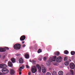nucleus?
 <instances>
[{"label": "nucleus", "instance_id": "7c9ffc66", "mask_svg": "<svg viewBox=\"0 0 75 75\" xmlns=\"http://www.w3.org/2000/svg\"><path fill=\"white\" fill-rule=\"evenodd\" d=\"M16 56H20L21 55V54H16Z\"/></svg>", "mask_w": 75, "mask_h": 75}, {"label": "nucleus", "instance_id": "20e7f679", "mask_svg": "<svg viewBox=\"0 0 75 75\" xmlns=\"http://www.w3.org/2000/svg\"><path fill=\"white\" fill-rule=\"evenodd\" d=\"M1 71L4 74H7L8 72V70L7 69L5 68L2 69Z\"/></svg>", "mask_w": 75, "mask_h": 75}, {"label": "nucleus", "instance_id": "f8f14e48", "mask_svg": "<svg viewBox=\"0 0 75 75\" xmlns=\"http://www.w3.org/2000/svg\"><path fill=\"white\" fill-rule=\"evenodd\" d=\"M6 51V49L3 48H0V52H5Z\"/></svg>", "mask_w": 75, "mask_h": 75}, {"label": "nucleus", "instance_id": "c9c22d12", "mask_svg": "<svg viewBox=\"0 0 75 75\" xmlns=\"http://www.w3.org/2000/svg\"><path fill=\"white\" fill-rule=\"evenodd\" d=\"M28 75H31V72L30 71L28 73Z\"/></svg>", "mask_w": 75, "mask_h": 75}, {"label": "nucleus", "instance_id": "1a4fd4ad", "mask_svg": "<svg viewBox=\"0 0 75 75\" xmlns=\"http://www.w3.org/2000/svg\"><path fill=\"white\" fill-rule=\"evenodd\" d=\"M25 39V36L24 35L22 36L20 38L21 41H24Z\"/></svg>", "mask_w": 75, "mask_h": 75}, {"label": "nucleus", "instance_id": "c85d7f7f", "mask_svg": "<svg viewBox=\"0 0 75 75\" xmlns=\"http://www.w3.org/2000/svg\"><path fill=\"white\" fill-rule=\"evenodd\" d=\"M5 48V50H9V48H8V47H5V48Z\"/></svg>", "mask_w": 75, "mask_h": 75}, {"label": "nucleus", "instance_id": "4c0bfd02", "mask_svg": "<svg viewBox=\"0 0 75 75\" xmlns=\"http://www.w3.org/2000/svg\"><path fill=\"white\" fill-rule=\"evenodd\" d=\"M29 61H30V62H33V60L32 61L30 59V60H29Z\"/></svg>", "mask_w": 75, "mask_h": 75}, {"label": "nucleus", "instance_id": "bb28decb", "mask_svg": "<svg viewBox=\"0 0 75 75\" xmlns=\"http://www.w3.org/2000/svg\"><path fill=\"white\" fill-rule=\"evenodd\" d=\"M67 59H68V58L67 57H65L64 58V61H67Z\"/></svg>", "mask_w": 75, "mask_h": 75}, {"label": "nucleus", "instance_id": "0eeeda50", "mask_svg": "<svg viewBox=\"0 0 75 75\" xmlns=\"http://www.w3.org/2000/svg\"><path fill=\"white\" fill-rule=\"evenodd\" d=\"M70 67L71 69H73L75 68V64L74 63H72L70 64Z\"/></svg>", "mask_w": 75, "mask_h": 75}, {"label": "nucleus", "instance_id": "ddd939ff", "mask_svg": "<svg viewBox=\"0 0 75 75\" xmlns=\"http://www.w3.org/2000/svg\"><path fill=\"white\" fill-rule=\"evenodd\" d=\"M8 64L9 67H12V66H13V64L11 62H8Z\"/></svg>", "mask_w": 75, "mask_h": 75}, {"label": "nucleus", "instance_id": "5701e85b", "mask_svg": "<svg viewBox=\"0 0 75 75\" xmlns=\"http://www.w3.org/2000/svg\"><path fill=\"white\" fill-rule=\"evenodd\" d=\"M75 54V52L74 51H72L71 52V54L72 55H74Z\"/></svg>", "mask_w": 75, "mask_h": 75}, {"label": "nucleus", "instance_id": "aec40b11", "mask_svg": "<svg viewBox=\"0 0 75 75\" xmlns=\"http://www.w3.org/2000/svg\"><path fill=\"white\" fill-rule=\"evenodd\" d=\"M54 54L56 55H59V52H56L54 53Z\"/></svg>", "mask_w": 75, "mask_h": 75}, {"label": "nucleus", "instance_id": "7ed1b4c3", "mask_svg": "<svg viewBox=\"0 0 75 75\" xmlns=\"http://www.w3.org/2000/svg\"><path fill=\"white\" fill-rule=\"evenodd\" d=\"M37 68H36V67L35 66H33L31 67V71L33 74L37 72Z\"/></svg>", "mask_w": 75, "mask_h": 75}, {"label": "nucleus", "instance_id": "f704fd0d", "mask_svg": "<svg viewBox=\"0 0 75 75\" xmlns=\"http://www.w3.org/2000/svg\"><path fill=\"white\" fill-rule=\"evenodd\" d=\"M46 59H47L46 57H44L43 58L44 60H46Z\"/></svg>", "mask_w": 75, "mask_h": 75}, {"label": "nucleus", "instance_id": "dca6fc26", "mask_svg": "<svg viewBox=\"0 0 75 75\" xmlns=\"http://www.w3.org/2000/svg\"><path fill=\"white\" fill-rule=\"evenodd\" d=\"M25 57L26 59H28V58H29V55L28 54H25Z\"/></svg>", "mask_w": 75, "mask_h": 75}, {"label": "nucleus", "instance_id": "9d476101", "mask_svg": "<svg viewBox=\"0 0 75 75\" xmlns=\"http://www.w3.org/2000/svg\"><path fill=\"white\" fill-rule=\"evenodd\" d=\"M19 61L20 64H23L24 62V60L22 58H21L19 59Z\"/></svg>", "mask_w": 75, "mask_h": 75}, {"label": "nucleus", "instance_id": "473e14b6", "mask_svg": "<svg viewBox=\"0 0 75 75\" xmlns=\"http://www.w3.org/2000/svg\"><path fill=\"white\" fill-rule=\"evenodd\" d=\"M26 67L27 68H30V67L28 66V65H26Z\"/></svg>", "mask_w": 75, "mask_h": 75}, {"label": "nucleus", "instance_id": "a211bd4d", "mask_svg": "<svg viewBox=\"0 0 75 75\" xmlns=\"http://www.w3.org/2000/svg\"><path fill=\"white\" fill-rule=\"evenodd\" d=\"M11 61L13 63H14V62H16V60L14 58H12L11 59Z\"/></svg>", "mask_w": 75, "mask_h": 75}, {"label": "nucleus", "instance_id": "39448f33", "mask_svg": "<svg viewBox=\"0 0 75 75\" xmlns=\"http://www.w3.org/2000/svg\"><path fill=\"white\" fill-rule=\"evenodd\" d=\"M62 60V58L61 57H58L56 59V61L58 62H60Z\"/></svg>", "mask_w": 75, "mask_h": 75}, {"label": "nucleus", "instance_id": "c756f323", "mask_svg": "<svg viewBox=\"0 0 75 75\" xmlns=\"http://www.w3.org/2000/svg\"><path fill=\"white\" fill-rule=\"evenodd\" d=\"M19 72H21L22 71V69H21L20 68L18 69Z\"/></svg>", "mask_w": 75, "mask_h": 75}, {"label": "nucleus", "instance_id": "6e6552de", "mask_svg": "<svg viewBox=\"0 0 75 75\" xmlns=\"http://www.w3.org/2000/svg\"><path fill=\"white\" fill-rule=\"evenodd\" d=\"M36 66L38 68L39 72H40V71H41V67L40 65L38 64H36Z\"/></svg>", "mask_w": 75, "mask_h": 75}, {"label": "nucleus", "instance_id": "9b49d317", "mask_svg": "<svg viewBox=\"0 0 75 75\" xmlns=\"http://www.w3.org/2000/svg\"><path fill=\"white\" fill-rule=\"evenodd\" d=\"M42 70L43 73H45L46 72V71H47V68L43 67Z\"/></svg>", "mask_w": 75, "mask_h": 75}, {"label": "nucleus", "instance_id": "72a5a7b5", "mask_svg": "<svg viewBox=\"0 0 75 75\" xmlns=\"http://www.w3.org/2000/svg\"><path fill=\"white\" fill-rule=\"evenodd\" d=\"M25 46H26L25 45L23 44L22 46V47H23V48H24V47H25Z\"/></svg>", "mask_w": 75, "mask_h": 75}, {"label": "nucleus", "instance_id": "393cba45", "mask_svg": "<svg viewBox=\"0 0 75 75\" xmlns=\"http://www.w3.org/2000/svg\"><path fill=\"white\" fill-rule=\"evenodd\" d=\"M42 52V50L41 49H39L38 51V53H40V52Z\"/></svg>", "mask_w": 75, "mask_h": 75}, {"label": "nucleus", "instance_id": "423d86ee", "mask_svg": "<svg viewBox=\"0 0 75 75\" xmlns=\"http://www.w3.org/2000/svg\"><path fill=\"white\" fill-rule=\"evenodd\" d=\"M6 67L7 66L5 64H0V68H1L4 69V68H6Z\"/></svg>", "mask_w": 75, "mask_h": 75}, {"label": "nucleus", "instance_id": "4468645a", "mask_svg": "<svg viewBox=\"0 0 75 75\" xmlns=\"http://www.w3.org/2000/svg\"><path fill=\"white\" fill-rule=\"evenodd\" d=\"M69 64V62L68 61H66L64 63V65L65 66H68Z\"/></svg>", "mask_w": 75, "mask_h": 75}, {"label": "nucleus", "instance_id": "412c9836", "mask_svg": "<svg viewBox=\"0 0 75 75\" xmlns=\"http://www.w3.org/2000/svg\"><path fill=\"white\" fill-rule=\"evenodd\" d=\"M42 59V56L40 55L38 58V60L39 61H41Z\"/></svg>", "mask_w": 75, "mask_h": 75}, {"label": "nucleus", "instance_id": "2eb2a0df", "mask_svg": "<svg viewBox=\"0 0 75 75\" xmlns=\"http://www.w3.org/2000/svg\"><path fill=\"white\" fill-rule=\"evenodd\" d=\"M58 74L59 75H63L64 74V72L62 71H59L58 72Z\"/></svg>", "mask_w": 75, "mask_h": 75}, {"label": "nucleus", "instance_id": "a878e982", "mask_svg": "<svg viewBox=\"0 0 75 75\" xmlns=\"http://www.w3.org/2000/svg\"><path fill=\"white\" fill-rule=\"evenodd\" d=\"M57 72L55 71H53V74L54 75H57Z\"/></svg>", "mask_w": 75, "mask_h": 75}, {"label": "nucleus", "instance_id": "f257e3e1", "mask_svg": "<svg viewBox=\"0 0 75 75\" xmlns=\"http://www.w3.org/2000/svg\"><path fill=\"white\" fill-rule=\"evenodd\" d=\"M56 58H57V57L56 56H55L53 58H50L49 59V60H48L47 61V65L49 66V65H50L51 64V62H52V61H55V59H56Z\"/></svg>", "mask_w": 75, "mask_h": 75}, {"label": "nucleus", "instance_id": "58836bf2", "mask_svg": "<svg viewBox=\"0 0 75 75\" xmlns=\"http://www.w3.org/2000/svg\"><path fill=\"white\" fill-rule=\"evenodd\" d=\"M24 42H24V41H22V44H24Z\"/></svg>", "mask_w": 75, "mask_h": 75}, {"label": "nucleus", "instance_id": "cd10ccee", "mask_svg": "<svg viewBox=\"0 0 75 75\" xmlns=\"http://www.w3.org/2000/svg\"><path fill=\"white\" fill-rule=\"evenodd\" d=\"M46 75H51V73L49 72L47 73Z\"/></svg>", "mask_w": 75, "mask_h": 75}, {"label": "nucleus", "instance_id": "b1692460", "mask_svg": "<svg viewBox=\"0 0 75 75\" xmlns=\"http://www.w3.org/2000/svg\"><path fill=\"white\" fill-rule=\"evenodd\" d=\"M32 63H33V65H35L36 63V62H35V61L33 60H32Z\"/></svg>", "mask_w": 75, "mask_h": 75}, {"label": "nucleus", "instance_id": "ea45409f", "mask_svg": "<svg viewBox=\"0 0 75 75\" xmlns=\"http://www.w3.org/2000/svg\"><path fill=\"white\" fill-rule=\"evenodd\" d=\"M0 75H3V73H2L0 72Z\"/></svg>", "mask_w": 75, "mask_h": 75}, {"label": "nucleus", "instance_id": "a19ab883", "mask_svg": "<svg viewBox=\"0 0 75 75\" xmlns=\"http://www.w3.org/2000/svg\"><path fill=\"white\" fill-rule=\"evenodd\" d=\"M69 61L70 62H71V59H69Z\"/></svg>", "mask_w": 75, "mask_h": 75}, {"label": "nucleus", "instance_id": "6ab92c4d", "mask_svg": "<svg viewBox=\"0 0 75 75\" xmlns=\"http://www.w3.org/2000/svg\"><path fill=\"white\" fill-rule=\"evenodd\" d=\"M70 74L71 75H74V71L72 70H71L70 71Z\"/></svg>", "mask_w": 75, "mask_h": 75}, {"label": "nucleus", "instance_id": "2f4dec72", "mask_svg": "<svg viewBox=\"0 0 75 75\" xmlns=\"http://www.w3.org/2000/svg\"><path fill=\"white\" fill-rule=\"evenodd\" d=\"M20 68L21 69H24V66H22L21 67H20Z\"/></svg>", "mask_w": 75, "mask_h": 75}, {"label": "nucleus", "instance_id": "f3484780", "mask_svg": "<svg viewBox=\"0 0 75 75\" xmlns=\"http://www.w3.org/2000/svg\"><path fill=\"white\" fill-rule=\"evenodd\" d=\"M14 73H15V71H14L13 69H11L10 70V73L11 74H14Z\"/></svg>", "mask_w": 75, "mask_h": 75}, {"label": "nucleus", "instance_id": "e433bc0d", "mask_svg": "<svg viewBox=\"0 0 75 75\" xmlns=\"http://www.w3.org/2000/svg\"><path fill=\"white\" fill-rule=\"evenodd\" d=\"M19 75H21V71H19Z\"/></svg>", "mask_w": 75, "mask_h": 75}, {"label": "nucleus", "instance_id": "4be33fe9", "mask_svg": "<svg viewBox=\"0 0 75 75\" xmlns=\"http://www.w3.org/2000/svg\"><path fill=\"white\" fill-rule=\"evenodd\" d=\"M64 52L65 54H68L69 53V52H68V51L67 50H65Z\"/></svg>", "mask_w": 75, "mask_h": 75}, {"label": "nucleus", "instance_id": "f03ea898", "mask_svg": "<svg viewBox=\"0 0 75 75\" xmlns=\"http://www.w3.org/2000/svg\"><path fill=\"white\" fill-rule=\"evenodd\" d=\"M13 48L16 50H20L21 48V45L18 43L16 44L13 46Z\"/></svg>", "mask_w": 75, "mask_h": 75}]
</instances>
